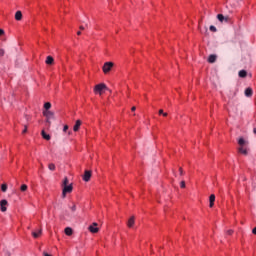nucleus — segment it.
<instances>
[{"label": "nucleus", "instance_id": "obj_3", "mask_svg": "<svg viewBox=\"0 0 256 256\" xmlns=\"http://www.w3.org/2000/svg\"><path fill=\"white\" fill-rule=\"evenodd\" d=\"M104 89H107V85L101 83V84H97L94 87V93H99V95H103V91Z\"/></svg>", "mask_w": 256, "mask_h": 256}, {"label": "nucleus", "instance_id": "obj_38", "mask_svg": "<svg viewBox=\"0 0 256 256\" xmlns=\"http://www.w3.org/2000/svg\"><path fill=\"white\" fill-rule=\"evenodd\" d=\"M137 108L135 107V106H133L132 108H131V111H135Z\"/></svg>", "mask_w": 256, "mask_h": 256}, {"label": "nucleus", "instance_id": "obj_37", "mask_svg": "<svg viewBox=\"0 0 256 256\" xmlns=\"http://www.w3.org/2000/svg\"><path fill=\"white\" fill-rule=\"evenodd\" d=\"M43 256H51V254H49L47 252H43Z\"/></svg>", "mask_w": 256, "mask_h": 256}, {"label": "nucleus", "instance_id": "obj_14", "mask_svg": "<svg viewBox=\"0 0 256 256\" xmlns=\"http://www.w3.org/2000/svg\"><path fill=\"white\" fill-rule=\"evenodd\" d=\"M15 19L16 21H21V19H23V13L21 11H17L15 13Z\"/></svg>", "mask_w": 256, "mask_h": 256}, {"label": "nucleus", "instance_id": "obj_5", "mask_svg": "<svg viewBox=\"0 0 256 256\" xmlns=\"http://www.w3.org/2000/svg\"><path fill=\"white\" fill-rule=\"evenodd\" d=\"M92 172L90 170H85L83 175V181L88 183V181H91Z\"/></svg>", "mask_w": 256, "mask_h": 256}, {"label": "nucleus", "instance_id": "obj_27", "mask_svg": "<svg viewBox=\"0 0 256 256\" xmlns=\"http://www.w3.org/2000/svg\"><path fill=\"white\" fill-rule=\"evenodd\" d=\"M210 31H212V33H217V28L215 26L211 25Z\"/></svg>", "mask_w": 256, "mask_h": 256}, {"label": "nucleus", "instance_id": "obj_28", "mask_svg": "<svg viewBox=\"0 0 256 256\" xmlns=\"http://www.w3.org/2000/svg\"><path fill=\"white\" fill-rule=\"evenodd\" d=\"M20 190L21 191H26L27 190V184H23L21 187H20Z\"/></svg>", "mask_w": 256, "mask_h": 256}, {"label": "nucleus", "instance_id": "obj_11", "mask_svg": "<svg viewBox=\"0 0 256 256\" xmlns=\"http://www.w3.org/2000/svg\"><path fill=\"white\" fill-rule=\"evenodd\" d=\"M42 233H43V230L39 229L38 231L32 232V237H34V239H38V237H41Z\"/></svg>", "mask_w": 256, "mask_h": 256}, {"label": "nucleus", "instance_id": "obj_41", "mask_svg": "<svg viewBox=\"0 0 256 256\" xmlns=\"http://www.w3.org/2000/svg\"><path fill=\"white\" fill-rule=\"evenodd\" d=\"M253 133L254 135H256V127L253 129Z\"/></svg>", "mask_w": 256, "mask_h": 256}, {"label": "nucleus", "instance_id": "obj_16", "mask_svg": "<svg viewBox=\"0 0 256 256\" xmlns=\"http://www.w3.org/2000/svg\"><path fill=\"white\" fill-rule=\"evenodd\" d=\"M238 153H241L242 155H248L247 148H245V147H239V148H238Z\"/></svg>", "mask_w": 256, "mask_h": 256}, {"label": "nucleus", "instance_id": "obj_36", "mask_svg": "<svg viewBox=\"0 0 256 256\" xmlns=\"http://www.w3.org/2000/svg\"><path fill=\"white\" fill-rule=\"evenodd\" d=\"M227 233L228 235H233V230H228Z\"/></svg>", "mask_w": 256, "mask_h": 256}, {"label": "nucleus", "instance_id": "obj_6", "mask_svg": "<svg viewBox=\"0 0 256 256\" xmlns=\"http://www.w3.org/2000/svg\"><path fill=\"white\" fill-rule=\"evenodd\" d=\"M97 224L96 222H94L92 225L89 226V231L90 233H99V229L97 228Z\"/></svg>", "mask_w": 256, "mask_h": 256}, {"label": "nucleus", "instance_id": "obj_24", "mask_svg": "<svg viewBox=\"0 0 256 256\" xmlns=\"http://www.w3.org/2000/svg\"><path fill=\"white\" fill-rule=\"evenodd\" d=\"M48 169H49L50 171H55V169H56L55 164L50 163V164L48 165Z\"/></svg>", "mask_w": 256, "mask_h": 256}, {"label": "nucleus", "instance_id": "obj_42", "mask_svg": "<svg viewBox=\"0 0 256 256\" xmlns=\"http://www.w3.org/2000/svg\"><path fill=\"white\" fill-rule=\"evenodd\" d=\"M77 35H81V31H78V32H77Z\"/></svg>", "mask_w": 256, "mask_h": 256}, {"label": "nucleus", "instance_id": "obj_4", "mask_svg": "<svg viewBox=\"0 0 256 256\" xmlns=\"http://www.w3.org/2000/svg\"><path fill=\"white\" fill-rule=\"evenodd\" d=\"M72 192H73V184L63 186L62 197L65 199V197H67V193H72Z\"/></svg>", "mask_w": 256, "mask_h": 256}, {"label": "nucleus", "instance_id": "obj_30", "mask_svg": "<svg viewBox=\"0 0 256 256\" xmlns=\"http://www.w3.org/2000/svg\"><path fill=\"white\" fill-rule=\"evenodd\" d=\"M3 55H5V50L0 49V57H3Z\"/></svg>", "mask_w": 256, "mask_h": 256}, {"label": "nucleus", "instance_id": "obj_33", "mask_svg": "<svg viewBox=\"0 0 256 256\" xmlns=\"http://www.w3.org/2000/svg\"><path fill=\"white\" fill-rule=\"evenodd\" d=\"M23 134L27 133V125L24 126V130L22 131Z\"/></svg>", "mask_w": 256, "mask_h": 256}, {"label": "nucleus", "instance_id": "obj_29", "mask_svg": "<svg viewBox=\"0 0 256 256\" xmlns=\"http://www.w3.org/2000/svg\"><path fill=\"white\" fill-rule=\"evenodd\" d=\"M180 187H181V189H185V181L180 182Z\"/></svg>", "mask_w": 256, "mask_h": 256}, {"label": "nucleus", "instance_id": "obj_15", "mask_svg": "<svg viewBox=\"0 0 256 256\" xmlns=\"http://www.w3.org/2000/svg\"><path fill=\"white\" fill-rule=\"evenodd\" d=\"M80 127H81V120H77L73 127V131L75 132L79 131Z\"/></svg>", "mask_w": 256, "mask_h": 256}, {"label": "nucleus", "instance_id": "obj_17", "mask_svg": "<svg viewBox=\"0 0 256 256\" xmlns=\"http://www.w3.org/2000/svg\"><path fill=\"white\" fill-rule=\"evenodd\" d=\"M54 61L55 60L53 59L52 56H47V58H46V65H53Z\"/></svg>", "mask_w": 256, "mask_h": 256}, {"label": "nucleus", "instance_id": "obj_7", "mask_svg": "<svg viewBox=\"0 0 256 256\" xmlns=\"http://www.w3.org/2000/svg\"><path fill=\"white\" fill-rule=\"evenodd\" d=\"M7 205H8L7 200L0 201V209H1L2 213H5V211H7Z\"/></svg>", "mask_w": 256, "mask_h": 256}, {"label": "nucleus", "instance_id": "obj_23", "mask_svg": "<svg viewBox=\"0 0 256 256\" xmlns=\"http://www.w3.org/2000/svg\"><path fill=\"white\" fill-rule=\"evenodd\" d=\"M50 108H51L50 102H46V103L44 104V109H46L45 111H49Z\"/></svg>", "mask_w": 256, "mask_h": 256}, {"label": "nucleus", "instance_id": "obj_39", "mask_svg": "<svg viewBox=\"0 0 256 256\" xmlns=\"http://www.w3.org/2000/svg\"><path fill=\"white\" fill-rule=\"evenodd\" d=\"M80 29H81V31H83V30H85V27H83V26H80Z\"/></svg>", "mask_w": 256, "mask_h": 256}, {"label": "nucleus", "instance_id": "obj_2", "mask_svg": "<svg viewBox=\"0 0 256 256\" xmlns=\"http://www.w3.org/2000/svg\"><path fill=\"white\" fill-rule=\"evenodd\" d=\"M114 65L115 64L113 62H106V63H104V65L102 67L103 73H105V75H107V73H109V71H111V69H113Z\"/></svg>", "mask_w": 256, "mask_h": 256}, {"label": "nucleus", "instance_id": "obj_35", "mask_svg": "<svg viewBox=\"0 0 256 256\" xmlns=\"http://www.w3.org/2000/svg\"><path fill=\"white\" fill-rule=\"evenodd\" d=\"M158 113L159 115H163L165 112H163V109H160Z\"/></svg>", "mask_w": 256, "mask_h": 256}, {"label": "nucleus", "instance_id": "obj_19", "mask_svg": "<svg viewBox=\"0 0 256 256\" xmlns=\"http://www.w3.org/2000/svg\"><path fill=\"white\" fill-rule=\"evenodd\" d=\"M41 135L43 139H46V141H49L51 139V136L47 133H45V130H42Z\"/></svg>", "mask_w": 256, "mask_h": 256}, {"label": "nucleus", "instance_id": "obj_22", "mask_svg": "<svg viewBox=\"0 0 256 256\" xmlns=\"http://www.w3.org/2000/svg\"><path fill=\"white\" fill-rule=\"evenodd\" d=\"M67 185H69V178L65 177L63 182H62V187H65Z\"/></svg>", "mask_w": 256, "mask_h": 256}, {"label": "nucleus", "instance_id": "obj_10", "mask_svg": "<svg viewBox=\"0 0 256 256\" xmlns=\"http://www.w3.org/2000/svg\"><path fill=\"white\" fill-rule=\"evenodd\" d=\"M214 205H215V194H212L209 197V207L213 208Z\"/></svg>", "mask_w": 256, "mask_h": 256}, {"label": "nucleus", "instance_id": "obj_25", "mask_svg": "<svg viewBox=\"0 0 256 256\" xmlns=\"http://www.w3.org/2000/svg\"><path fill=\"white\" fill-rule=\"evenodd\" d=\"M1 191H2L3 193L7 192V184H2V185H1Z\"/></svg>", "mask_w": 256, "mask_h": 256}, {"label": "nucleus", "instance_id": "obj_21", "mask_svg": "<svg viewBox=\"0 0 256 256\" xmlns=\"http://www.w3.org/2000/svg\"><path fill=\"white\" fill-rule=\"evenodd\" d=\"M238 75H239V77H241V78H245V77H247V71H245V70H240Z\"/></svg>", "mask_w": 256, "mask_h": 256}, {"label": "nucleus", "instance_id": "obj_31", "mask_svg": "<svg viewBox=\"0 0 256 256\" xmlns=\"http://www.w3.org/2000/svg\"><path fill=\"white\" fill-rule=\"evenodd\" d=\"M68 129H69V126L65 125L64 128H63L64 133L67 132Z\"/></svg>", "mask_w": 256, "mask_h": 256}, {"label": "nucleus", "instance_id": "obj_20", "mask_svg": "<svg viewBox=\"0 0 256 256\" xmlns=\"http://www.w3.org/2000/svg\"><path fill=\"white\" fill-rule=\"evenodd\" d=\"M65 235H73V229H71L70 227L65 228Z\"/></svg>", "mask_w": 256, "mask_h": 256}, {"label": "nucleus", "instance_id": "obj_32", "mask_svg": "<svg viewBox=\"0 0 256 256\" xmlns=\"http://www.w3.org/2000/svg\"><path fill=\"white\" fill-rule=\"evenodd\" d=\"M2 35H5V30L0 29V37H1Z\"/></svg>", "mask_w": 256, "mask_h": 256}, {"label": "nucleus", "instance_id": "obj_18", "mask_svg": "<svg viewBox=\"0 0 256 256\" xmlns=\"http://www.w3.org/2000/svg\"><path fill=\"white\" fill-rule=\"evenodd\" d=\"M245 95H246L247 97H252V96H253V89H251V88H246V90H245Z\"/></svg>", "mask_w": 256, "mask_h": 256}, {"label": "nucleus", "instance_id": "obj_40", "mask_svg": "<svg viewBox=\"0 0 256 256\" xmlns=\"http://www.w3.org/2000/svg\"><path fill=\"white\" fill-rule=\"evenodd\" d=\"M162 115H163V117H167V113L166 112H164Z\"/></svg>", "mask_w": 256, "mask_h": 256}, {"label": "nucleus", "instance_id": "obj_1", "mask_svg": "<svg viewBox=\"0 0 256 256\" xmlns=\"http://www.w3.org/2000/svg\"><path fill=\"white\" fill-rule=\"evenodd\" d=\"M43 115H44V117H46V123H48V125H51V121H55V113L54 112H51L49 110H44Z\"/></svg>", "mask_w": 256, "mask_h": 256}, {"label": "nucleus", "instance_id": "obj_9", "mask_svg": "<svg viewBox=\"0 0 256 256\" xmlns=\"http://www.w3.org/2000/svg\"><path fill=\"white\" fill-rule=\"evenodd\" d=\"M217 19H218V21H220V23H223V21H225V23H227L229 21V17H225V16H223V14H218Z\"/></svg>", "mask_w": 256, "mask_h": 256}, {"label": "nucleus", "instance_id": "obj_12", "mask_svg": "<svg viewBox=\"0 0 256 256\" xmlns=\"http://www.w3.org/2000/svg\"><path fill=\"white\" fill-rule=\"evenodd\" d=\"M248 144H249V142H248V141H245L244 138H239V140H238V145H239L240 147H245V145H248Z\"/></svg>", "mask_w": 256, "mask_h": 256}, {"label": "nucleus", "instance_id": "obj_34", "mask_svg": "<svg viewBox=\"0 0 256 256\" xmlns=\"http://www.w3.org/2000/svg\"><path fill=\"white\" fill-rule=\"evenodd\" d=\"M180 175H184L183 168H179Z\"/></svg>", "mask_w": 256, "mask_h": 256}, {"label": "nucleus", "instance_id": "obj_26", "mask_svg": "<svg viewBox=\"0 0 256 256\" xmlns=\"http://www.w3.org/2000/svg\"><path fill=\"white\" fill-rule=\"evenodd\" d=\"M70 209L72 213H75L77 211V206L75 204H72V206H70Z\"/></svg>", "mask_w": 256, "mask_h": 256}, {"label": "nucleus", "instance_id": "obj_8", "mask_svg": "<svg viewBox=\"0 0 256 256\" xmlns=\"http://www.w3.org/2000/svg\"><path fill=\"white\" fill-rule=\"evenodd\" d=\"M134 225H135V216H132V217H130V219H128V221H127V227H128L129 229H133Z\"/></svg>", "mask_w": 256, "mask_h": 256}, {"label": "nucleus", "instance_id": "obj_13", "mask_svg": "<svg viewBox=\"0 0 256 256\" xmlns=\"http://www.w3.org/2000/svg\"><path fill=\"white\" fill-rule=\"evenodd\" d=\"M215 61H217V55L211 54V55L208 57V63H215Z\"/></svg>", "mask_w": 256, "mask_h": 256}]
</instances>
